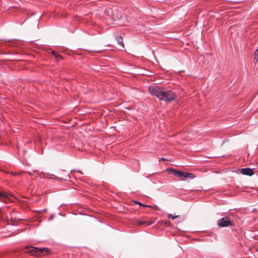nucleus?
<instances>
[{
  "label": "nucleus",
  "mask_w": 258,
  "mask_h": 258,
  "mask_svg": "<svg viewBox=\"0 0 258 258\" xmlns=\"http://www.w3.org/2000/svg\"><path fill=\"white\" fill-rule=\"evenodd\" d=\"M179 217V216H173V215H172V214H168V215H167V217H168V218H169V219H173H173H175V218H177V217Z\"/></svg>",
  "instance_id": "11"
},
{
  "label": "nucleus",
  "mask_w": 258,
  "mask_h": 258,
  "mask_svg": "<svg viewBox=\"0 0 258 258\" xmlns=\"http://www.w3.org/2000/svg\"><path fill=\"white\" fill-rule=\"evenodd\" d=\"M149 91L152 95L157 97L159 100H161V97H163L164 90L159 87L156 86H150L149 87Z\"/></svg>",
  "instance_id": "2"
},
{
  "label": "nucleus",
  "mask_w": 258,
  "mask_h": 258,
  "mask_svg": "<svg viewBox=\"0 0 258 258\" xmlns=\"http://www.w3.org/2000/svg\"><path fill=\"white\" fill-rule=\"evenodd\" d=\"M10 220H11V222H12V223H11V224L13 225V221H14L15 220H13V219L11 217Z\"/></svg>",
  "instance_id": "16"
},
{
  "label": "nucleus",
  "mask_w": 258,
  "mask_h": 258,
  "mask_svg": "<svg viewBox=\"0 0 258 258\" xmlns=\"http://www.w3.org/2000/svg\"><path fill=\"white\" fill-rule=\"evenodd\" d=\"M254 54H255L254 59H256V61H258V49H257L255 50Z\"/></svg>",
  "instance_id": "13"
},
{
  "label": "nucleus",
  "mask_w": 258,
  "mask_h": 258,
  "mask_svg": "<svg viewBox=\"0 0 258 258\" xmlns=\"http://www.w3.org/2000/svg\"><path fill=\"white\" fill-rule=\"evenodd\" d=\"M27 173L30 175H32V174L31 172H28Z\"/></svg>",
  "instance_id": "18"
},
{
  "label": "nucleus",
  "mask_w": 258,
  "mask_h": 258,
  "mask_svg": "<svg viewBox=\"0 0 258 258\" xmlns=\"http://www.w3.org/2000/svg\"><path fill=\"white\" fill-rule=\"evenodd\" d=\"M33 172L34 173H36V174H37L38 171H37V170H34V171H33Z\"/></svg>",
  "instance_id": "17"
},
{
  "label": "nucleus",
  "mask_w": 258,
  "mask_h": 258,
  "mask_svg": "<svg viewBox=\"0 0 258 258\" xmlns=\"http://www.w3.org/2000/svg\"><path fill=\"white\" fill-rule=\"evenodd\" d=\"M136 223L137 225H150L153 223V222L147 221L143 220H138L136 221Z\"/></svg>",
  "instance_id": "9"
},
{
  "label": "nucleus",
  "mask_w": 258,
  "mask_h": 258,
  "mask_svg": "<svg viewBox=\"0 0 258 258\" xmlns=\"http://www.w3.org/2000/svg\"><path fill=\"white\" fill-rule=\"evenodd\" d=\"M26 252L30 253L31 255L38 256L41 255H46L48 253V250L47 248H38L35 247H29L27 248Z\"/></svg>",
  "instance_id": "1"
},
{
  "label": "nucleus",
  "mask_w": 258,
  "mask_h": 258,
  "mask_svg": "<svg viewBox=\"0 0 258 258\" xmlns=\"http://www.w3.org/2000/svg\"><path fill=\"white\" fill-rule=\"evenodd\" d=\"M10 195L2 191H0V201L7 202V201L9 199Z\"/></svg>",
  "instance_id": "7"
},
{
  "label": "nucleus",
  "mask_w": 258,
  "mask_h": 258,
  "mask_svg": "<svg viewBox=\"0 0 258 258\" xmlns=\"http://www.w3.org/2000/svg\"><path fill=\"white\" fill-rule=\"evenodd\" d=\"M134 203H136V204H139L140 205H141L142 206H144V207H148L147 205L142 204V203H141L140 202H138L134 201Z\"/></svg>",
  "instance_id": "14"
},
{
  "label": "nucleus",
  "mask_w": 258,
  "mask_h": 258,
  "mask_svg": "<svg viewBox=\"0 0 258 258\" xmlns=\"http://www.w3.org/2000/svg\"><path fill=\"white\" fill-rule=\"evenodd\" d=\"M257 49H258V47H257Z\"/></svg>",
  "instance_id": "20"
},
{
  "label": "nucleus",
  "mask_w": 258,
  "mask_h": 258,
  "mask_svg": "<svg viewBox=\"0 0 258 258\" xmlns=\"http://www.w3.org/2000/svg\"><path fill=\"white\" fill-rule=\"evenodd\" d=\"M78 172L80 173L81 174H82V172L81 171H78Z\"/></svg>",
  "instance_id": "19"
},
{
  "label": "nucleus",
  "mask_w": 258,
  "mask_h": 258,
  "mask_svg": "<svg viewBox=\"0 0 258 258\" xmlns=\"http://www.w3.org/2000/svg\"><path fill=\"white\" fill-rule=\"evenodd\" d=\"M240 172L242 174L248 176H251L254 174L253 170L250 168H242L241 169Z\"/></svg>",
  "instance_id": "5"
},
{
  "label": "nucleus",
  "mask_w": 258,
  "mask_h": 258,
  "mask_svg": "<svg viewBox=\"0 0 258 258\" xmlns=\"http://www.w3.org/2000/svg\"><path fill=\"white\" fill-rule=\"evenodd\" d=\"M171 171L172 173L174 174V175L179 178L181 180H182L183 172H181L180 171L177 170L175 169H172Z\"/></svg>",
  "instance_id": "8"
},
{
  "label": "nucleus",
  "mask_w": 258,
  "mask_h": 258,
  "mask_svg": "<svg viewBox=\"0 0 258 258\" xmlns=\"http://www.w3.org/2000/svg\"><path fill=\"white\" fill-rule=\"evenodd\" d=\"M196 177L194 174L187 172H183L182 180H185L187 179H192Z\"/></svg>",
  "instance_id": "6"
},
{
  "label": "nucleus",
  "mask_w": 258,
  "mask_h": 258,
  "mask_svg": "<svg viewBox=\"0 0 258 258\" xmlns=\"http://www.w3.org/2000/svg\"><path fill=\"white\" fill-rule=\"evenodd\" d=\"M116 40L117 41L118 43L120 45L123 47V38L121 36H117L115 37Z\"/></svg>",
  "instance_id": "10"
},
{
  "label": "nucleus",
  "mask_w": 258,
  "mask_h": 258,
  "mask_svg": "<svg viewBox=\"0 0 258 258\" xmlns=\"http://www.w3.org/2000/svg\"><path fill=\"white\" fill-rule=\"evenodd\" d=\"M217 225L221 227H225L233 226L234 223L230 220L229 217H225L218 220Z\"/></svg>",
  "instance_id": "4"
},
{
  "label": "nucleus",
  "mask_w": 258,
  "mask_h": 258,
  "mask_svg": "<svg viewBox=\"0 0 258 258\" xmlns=\"http://www.w3.org/2000/svg\"><path fill=\"white\" fill-rule=\"evenodd\" d=\"M52 53L54 54V55L55 56V57L57 58L58 59L59 58H61V56L60 54L56 53V52H52Z\"/></svg>",
  "instance_id": "12"
},
{
  "label": "nucleus",
  "mask_w": 258,
  "mask_h": 258,
  "mask_svg": "<svg viewBox=\"0 0 258 258\" xmlns=\"http://www.w3.org/2000/svg\"><path fill=\"white\" fill-rule=\"evenodd\" d=\"M53 217H54V215H51L50 217L48 219V220H52L53 219Z\"/></svg>",
  "instance_id": "15"
},
{
  "label": "nucleus",
  "mask_w": 258,
  "mask_h": 258,
  "mask_svg": "<svg viewBox=\"0 0 258 258\" xmlns=\"http://www.w3.org/2000/svg\"><path fill=\"white\" fill-rule=\"evenodd\" d=\"M176 97V95L172 91L170 90L163 91V97H161V100L166 102H171L175 100Z\"/></svg>",
  "instance_id": "3"
}]
</instances>
